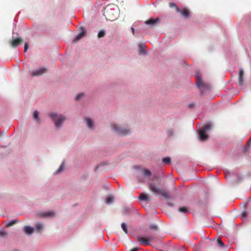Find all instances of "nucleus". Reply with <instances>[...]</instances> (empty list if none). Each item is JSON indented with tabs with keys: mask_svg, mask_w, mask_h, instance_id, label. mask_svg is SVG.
I'll return each instance as SVG.
<instances>
[{
	"mask_svg": "<svg viewBox=\"0 0 251 251\" xmlns=\"http://www.w3.org/2000/svg\"><path fill=\"white\" fill-rule=\"evenodd\" d=\"M64 168V163H62V164L60 165L59 168L56 171V173L58 174L60 173L61 171H62Z\"/></svg>",
	"mask_w": 251,
	"mask_h": 251,
	"instance_id": "obj_33",
	"label": "nucleus"
},
{
	"mask_svg": "<svg viewBox=\"0 0 251 251\" xmlns=\"http://www.w3.org/2000/svg\"><path fill=\"white\" fill-rule=\"evenodd\" d=\"M85 119L86 124H87L88 127L89 128H93V121L89 118H85Z\"/></svg>",
	"mask_w": 251,
	"mask_h": 251,
	"instance_id": "obj_14",
	"label": "nucleus"
},
{
	"mask_svg": "<svg viewBox=\"0 0 251 251\" xmlns=\"http://www.w3.org/2000/svg\"><path fill=\"white\" fill-rule=\"evenodd\" d=\"M169 6L171 8L175 7L177 12H181V9L177 7V6L176 5V4L175 3L171 2L169 3Z\"/></svg>",
	"mask_w": 251,
	"mask_h": 251,
	"instance_id": "obj_18",
	"label": "nucleus"
},
{
	"mask_svg": "<svg viewBox=\"0 0 251 251\" xmlns=\"http://www.w3.org/2000/svg\"><path fill=\"white\" fill-rule=\"evenodd\" d=\"M196 84L197 87L199 88L206 87V84L203 82L199 74H197L196 75Z\"/></svg>",
	"mask_w": 251,
	"mask_h": 251,
	"instance_id": "obj_8",
	"label": "nucleus"
},
{
	"mask_svg": "<svg viewBox=\"0 0 251 251\" xmlns=\"http://www.w3.org/2000/svg\"><path fill=\"white\" fill-rule=\"evenodd\" d=\"M18 223V220H14L10 221L6 224V227H9Z\"/></svg>",
	"mask_w": 251,
	"mask_h": 251,
	"instance_id": "obj_19",
	"label": "nucleus"
},
{
	"mask_svg": "<svg viewBox=\"0 0 251 251\" xmlns=\"http://www.w3.org/2000/svg\"><path fill=\"white\" fill-rule=\"evenodd\" d=\"M195 103H190L188 105V107L190 108H193L195 106Z\"/></svg>",
	"mask_w": 251,
	"mask_h": 251,
	"instance_id": "obj_38",
	"label": "nucleus"
},
{
	"mask_svg": "<svg viewBox=\"0 0 251 251\" xmlns=\"http://www.w3.org/2000/svg\"><path fill=\"white\" fill-rule=\"evenodd\" d=\"M11 251H20L18 249H14V250H12Z\"/></svg>",
	"mask_w": 251,
	"mask_h": 251,
	"instance_id": "obj_43",
	"label": "nucleus"
},
{
	"mask_svg": "<svg viewBox=\"0 0 251 251\" xmlns=\"http://www.w3.org/2000/svg\"><path fill=\"white\" fill-rule=\"evenodd\" d=\"M211 127V125L210 124H207L200 129L199 135L201 140L205 141L207 139L208 136L205 132L210 129Z\"/></svg>",
	"mask_w": 251,
	"mask_h": 251,
	"instance_id": "obj_3",
	"label": "nucleus"
},
{
	"mask_svg": "<svg viewBox=\"0 0 251 251\" xmlns=\"http://www.w3.org/2000/svg\"><path fill=\"white\" fill-rule=\"evenodd\" d=\"M111 128L112 130L115 131L120 136H125L130 133L129 129L120 127L116 124H112L111 125Z\"/></svg>",
	"mask_w": 251,
	"mask_h": 251,
	"instance_id": "obj_5",
	"label": "nucleus"
},
{
	"mask_svg": "<svg viewBox=\"0 0 251 251\" xmlns=\"http://www.w3.org/2000/svg\"><path fill=\"white\" fill-rule=\"evenodd\" d=\"M24 230L27 234H30L33 232L34 229L29 226H25L24 227Z\"/></svg>",
	"mask_w": 251,
	"mask_h": 251,
	"instance_id": "obj_15",
	"label": "nucleus"
},
{
	"mask_svg": "<svg viewBox=\"0 0 251 251\" xmlns=\"http://www.w3.org/2000/svg\"><path fill=\"white\" fill-rule=\"evenodd\" d=\"M131 29L132 30V32L133 34H134V28L131 27Z\"/></svg>",
	"mask_w": 251,
	"mask_h": 251,
	"instance_id": "obj_41",
	"label": "nucleus"
},
{
	"mask_svg": "<svg viewBox=\"0 0 251 251\" xmlns=\"http://www.w3.org/2000/svg\"><path fill=\"white\" fill-rule=\"evenodd\" d=\"M249 214V211H247L246 208L245 210L242 211L241 216L243 219H246Z\"/></svg>",
	"mask_w": 251,
	"mask_h": 251,
	"instance_id": "obj_20",
	"label": "nucleus"
},
{
	"mask_svg": "<svg viewBox=\"0 0 251 251\" xmlns=\"http://www.w3.org/2000/svg\"><path fill=\"white\" fill-rule=\"evenodd\" d=\"M144 46L143 45H139V48H140L139 52L140 53H145L146 50L144 49Z\"/></svg>",
	"mask_w": 251,
	"mask_h": 251,
	"instance_id": "obj_31",
	"label": "nucleus"
},
{
	"mask_svg": "<svg viewBox=\"0 0 251 251\" xmlns=\"http://www.w3.org/2000/svg\"><path fill=\"white\" fill-rule=\"evenodd\" d=\"M39 217L43 218L46 217H53L55 214L54 212L52 211H48L46 212H40L37 214Z\"/></svg>",
	"mask_w": 251,
	"mask_h": 251,
	"instance_id": "obj_10",
	"label": "nucleus"
},
{
	"mask_svg": "<svg viewBox=\"0 0 251 251\" xmlns=\"http://www.w3.org/2000/svg\"><path fill=\"white\" fill-rule=\"evenodd\" d=\"M217 242L218 244V245L221 247H224V244L223 242V241L220 239H218L217 241Z\"/></svg>",
	"mask_w": 251,
	"mask_h": 251,
	"instance_id": "obj_34",
	"label": "nucleus"
},
{
	"mask_svg": "<svg viewBox=\"0 0 251 251\" xmlns=\"http://www.w3.org/2000/svg\"><path fill=\"white\" fill-rule=\"evenodd\" d=\"M150 228L152 229L157 230L158 229V227L157 226L155 225H151L150 226Z\"/></svg>",
	"mask_w": 251,
	"mask_h": 251,
	"instance_id": "obj_35",
	"label": "nucleus"
},
{
	"mask_svg": "<svg viewBox=\"0 0 251 251\" xmlns=\"http://www.w3.org/2000/svg\"><path fill=\"white\" fill-rule=\"evenodd\" d=\"M251 142V137L248 140V142L247 146L245 147L244 148V152H246L247 151H249V147L250 145Z\"/></svg>",
	"mask_w": 251,
	"mask_h": 251,
	"instance_id": "obj_23",
	"label": "nucleus"
},
{
	"mask_svg": "<svg viewBox=\"0 0 251 251\" xmlns=\"http://www.w3.org/2000/svg\"><path fill=\"white\" fill-rule=\"evenodd\" d=\"M138 241L145 246H147L150 244L149 240H148V238H145L144 237H139L138 238Z\"/></svg>",
	"mask_w": 251,
	"mask_h": 251,
	"instance_id": "obj_13",
	"label": "nucleus"
},
{
	"mask_svg": "<svg viewBox=\"0 0 251 251\" xmlns=\"http://www.w3.org/2000/svg\"><path fill=\"white\" fill-rule=\"evenodd\" d=\"M139 250V248L137 247L133 248L130 251H137Z\"/></svg>",
	"mask_w": 251,
	"mask_h": 251,
	"instance_id": "obj_39",
	"label": "nucleus"
},
{
	"mask_svg": "<svg viewBox=\"0 0 251 251\" xmlns=\"http://www.w3.org/2000/svg\"><path fill=\"white\" fill-rule=\"evenodd\" d=\"M86 35V31L84 28H81V32L79 33L78 35L76 36L75 38L74 39V41L76 42L82 37H83Z\"/></svg>",
	"mask_w": 251,
	"mask_h": 251,
	"instance_id": "obj_12",
	"label": "nucleus"
},
{
	"mask_svg": "<svg viewBox=\"0 0 251 251\" xmlns=\"http://www.w3.org/2000/svg\"><path fill=\"white\" fill-rule=\"evenodd\" d=\"M83 96V94H82V93L79 94H78V95L76 97V100H79L81 98H82Z\"/></svg>",
	"mask_w": 251,
	"mask_h": 251,
	"instance_id": "obj_36",
	"label": "nucleus"
},
{
	"mask_svg": "<svg viewBox=\"0 0 251 251\" xmlns=\"http://www.w3.org/2000/svg\"><path fill=\"white\" fill-rule=\"evenodd\" d=\"M178 211L180 212L185 213L188 211V208L186 207H182L178 208Z\"/></svg>",
	"mask_w": 251,
	"mask_h": 251,
	"instance_id": "obj_26",
	"label": "nucleus"
},
{
	"mask_svg": "<svg viewBox=\"0 0 251 251\" xmlns=\"http://www.w3.org/2000/svg\"><path fill=\"white\" fill-rule=\"evenodd\" d=\"M149 188L150 190L155 195H159L165 199H168L171 198L170 194L161 187V183L158 180L150 183Z\"/></svg>",
	"mask_w": 251,
	"mask_h": 251,
	"instance_id": "obj_1",
	"label": "nucleus"
},
{
	"mask_svg": "<svg viewBox=\"0 0 251 251\" xmlns=\"http://www.w3.org/2000/svg\"><path fill=\"white\" fill-rule=\"evenodd\" d=\"M248 203L249 202H247V203H246V204H244V205L246 207L247 206V205L248 204Z\"/></svg>",
	"mask_w": 251,
	"mask_h": 251,
	"instance_id": "obj_44",
	"label": "nucleus"
},
{
	"mask_svg": "<svg viewBox=\"0 0 251 251\" xmlns=\"http://www.w3.org/2000/svg\"><path fill=\"white\" fill-rule=\"evenodd\" d=\"M113 200H114L113 197L112 196H109L106 198V202L108 204L111 203L113 202Z\"/></svg>",
	"mask_w": 251,
	"mask_h": 251,
	"instance_id": "obj_22",
	"label": "nucleus"
},
{
	"mask_svg": "<svg viewBox=\"0 0 251 251\" xmlns=\"http://www.w3.org/2000/svg\"><path fill=\"white\" fill-rule=\"evenodd\" d=\"M139 199H140V200H142V201H150V199H149L148 195L144 194V193H142L140 195V196L139 197Z\"/></svg>",
	"mask_w": 251,
	"mask_h": 251,
	"instance_id": "obj_16",
	"label": "nucleus"
},
{
	"mask_svg": "<svg viewBox=\"0 0 251 251\" xmlns=\"http://www.w3.org/2000/svg\"><path fill=\"white\" fill-rule=\"evenodd\" d=\"M167 134L168 136H172L174 135V131L172 129H168L167 130Z\"/></svg>",
	"mask_w": 251,
	"mask_h": 251,
	"instance_id": "obj_30",
	"label": "nucleus"
},
{
	"mask_svg": "<svg viewBox=\"0 0 251 251\" xmlns=\"http://www.w3.org/2000/svg\"><path fill=\"white\" fill-rule=\"evenodd\" d=\"M179 13H181L182 16L184 17H187L189 16V11L185 8L181 9V12Z\"/></svg>",
	"mask_w": 251,
	"mask_h": 251,
	"instance_id": "obj_17",
	"label": "nucleus"
},
{
	"mask_svg": "<svg viewBox=\"0 0 251 251\" xmlns=\"http://www.w3.org/2000/svg\"><path fill=\"white\" fill-rule=\"evenodd\" d=\"M47 72V69L46 68H41L34 71L31 72V75L32 76H37L43 75Z\"/></svg>",
	"mask_w": 251,
	"mask_h": 251,
	"instance_id": "obj_7",
	"label": "nucleus"
},
{
	"mask_svg": "<svg viewBox=\"0 0 251 251\" xmlns=\"http://www.w3.org/2000/svg\"><path fill=\"white\" fill-rule=\"evenodd\" d=\"M162 161L164 163L170 164L171 163V158L169 157L163 158Z\"/></svg>",
	"mask_w": 251,
	"mask_h": 251,
	"instance_id": "obj_25",
	"label": "nucleus"
},
{
	"mask_svg": "<svg viewBox=\"0 0 251 251\" xmlns=\"http://www.w3.org/2000/svg\"><path fill=\"white\" fill-rule=\"evenodd\" d=\"M50 117L55 120V126L57 128L61 127L63 122L66 120L65 117L63 115L57 116L55 113H51Z\"/></svg>",
	"mask_w": 251,
	"mask_h": 251,
	"instance_id": "obj_4",
	"label": "nucleus"
},
{
	"mask_svg": "<svg viewBox=\"0 0 251 251\" xmlns=\"http://www.w3.org/2000/svg\"><path fill=\"white\" fill-rule=\"evenodd\" d=\"M36 229L40 232L43 229V226L42 224H40V223H38L36 224Z\"/></svg>",
	"mask_w": 251,
	"mask_h": 251,
	"instance_id": "obj_24",
	"label": "nucleus"
},
{
	"mask_svg": "<svg viewBox=\"0 0 251 251\" xmlns=\"http://www.w3.org/2000/svg\"><path fill=\"white\" fill-rule=\"evenodd\" d=\"M144 174L145 176H150L151 175V172L149 170L145 169L144 170Z\"/></svg>",
	"mask_w": 251,
	"mask_h": 251,
	"instance_id": "obj_32",
	"label": "nucleus"
},
{
	"mask_svg": "<svg viewBox=\"0 0 251 251\" xmlns=\"http://www.w3.org/2000/svg\"><path fill=\"white\" fill-rule=\"evenodd\" d=\"M245 73L242 68H240L239 70L238 82L240 86L244 88L246 86V81L245 78Z\"/></svg>",
	"mask_w": 251,
	"mask_h": 251,
	"instance_id": "obj_6",
	"label": "nucleus"
},
{
	"mask_svg": "<svg viewBox=\"0 0 251 251\" xmlns=\"http://www.w3.org/2000/svg\"><path fill=\"white\" fill-rule=\"evenodd\" d=\"M229 176L228 175H227V174H226V178H227Z\"/></svg>",
	"mask_w": 251,
	"mask_h": 251,
	"instance_id": "obj_42",
	"label": "nucleus"
},
{
	"mask_svg": "<svg viewBox=\"0 0 251 251\" xmlns=\"http://www.w3.org/2000/svg\"><path fill=\"white\" fill-rule=\"evenodd\" d=\"M33 118L35 120H36L37 122H38L40 121L39 118V112L38 111L35 110L34 112L33 113Z\"/></svg>",
	"mask_w": 251,
	"mask_h": 251,
	"instance_id": "obj_21",
	"label": "nucleus"
},
{
	"mask_svg": "<svg viewBox=\"0 0 251 251\" xmlns=\"http://www.w3.org/2000/svg\"><path fill=\"white\" fill-rule=\"evenodd\" d=\"M23 42V40L21 38H16L10 42L11 46L13 47H16L19 44H21Z\"/></svg>",
	"mask_w": 251,
	"mask_h": 251,
	"instance_id": "obj_11",
	"label": "nucleus"
},
{
	"mask_svg": "<svg viewBox=\"0 0 251 251\" xmlns=\"http://www.w3.org/2000/svg\"><path fill=\"white\" fill-rule=\"evenodd\" d=\"M121 227L124 230V231L127 234V229L126 224L125 223H123L121 225Z\"/></svg>",
	"mask_w": 251,
	"mask_h": 251,
	"instance_id": "obj_27",
	"label": "nucleus"
},
{
	"mask_svg": "<svg viewBox=\"0 0 251 251\" xmlns=\"http://www.w3.org/2000/svg\"><path fill=\"white\" fill-rule=\"evenodd\" d=\"M28 44L27 43H25L24 47V52H25L28 50Z\"/></svg>",
	"mask_w": 251,
	"mask_h": 251,
	"instance_id": "obj_37",
	"label": "nucleus"
},
{
	"mask_svg": "<svg viewBox=\"0 0 251 251\" xmlns=\"http://www.w3.org/2000/svg\"><path fill=\"white\" fill-rule=\"evenodd\" d=\"M103 15L107 20L114 21L117 19L118 15L117 8L114 6L108 5L104 9Z\"/></svg>",
	"mask_w": 251,
	"mask_h": 251,
	"instance_id": "obj_2",
	"label": "nucleus"
},
{
	"mask_svg": "<svg viewBox=\"0 0 251 251\" xmlns=\"http://www.w3.org/2000/svg\"><path fill=\"white\" fill-rule=\"evenodd\" d=\"M8 235V233L3 230H0V237H4Z\"/></svg>",
	"mask_w": 251,
	"mask_h": 251,
	"instance_id": "obj_29",
	"label": "nucleus"
},
{
	"mask_svg": "<svg viewBox=\"0 0 251 251\" xmlns=\"http://www.w3.org/2000/svg\"><path fill=\"white\" fill-rule=\"evenodd\" d=\"M160 22V19L158 18L156 19L150 18L145 22V24L148 25H154Z\"/></svg>",
	"mask_w": 251,
	"mask_h": 251,
	"instance_id": "obj_9",
	"label": "nucleus"
},
{
	"mask_svg": "<svg viewBox=\"0 0 251 251\" xmlns=\"http://www.w3.org/2000/svg\"><path fill=\"white\" fill-rule=\"evenodd\" d=\"M154 238V237L152 236H150L148 238V239L149 240V242L151 241V240H152Z\"/></svg>",
	"mask_w": 251,
	"mask_h": 251,
	"instance_id": "obj_40",
	"label": "nucleus"
},
{
	"mask_svg": "<svg viewBox=\"0 0 251 251\" xmlns=\"http://www.w3.org/2000/svg\"><path fill=\"white\" fill-rule=\"evenodd\" d=\"M105 32L104 30H100L99 32L98 36L99 38L103 37L105 36Z\"/></svg>",
	"mask_w": 251,
	"mask_h": 251,
	"instance_id": "obj_28",
	"label": "nucleus"
}]
</instances>
